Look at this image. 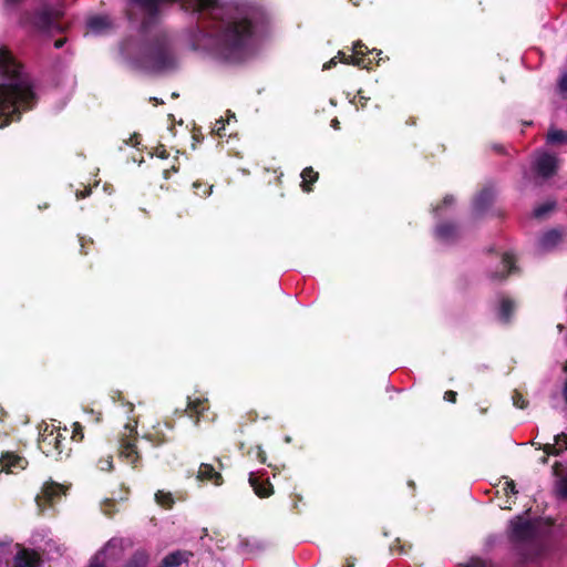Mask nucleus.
Instances as JSON below:
<instances>
[{
	"mask_svg": "<svg viewBox=\"0 0 567 567\" xmlns=\"http://www.w3.org/2000/svg\"><path fill=\"white\" fill-rule=\"evenodd\" d=\"M364 47L361 42H355L353 45V52L354 55H344L342 52H339L338 54L342 56L341 62L344 64H351L355 66H362L367 68V65L363 64V60L359 58V54H363L362 51L359 50V48Z\"/></svg>",
	"mask_w": 567,
	"mask_h": 567,
	"instance_id": "6ab92c4d",
	"label": "nucleus"
},
{
	"mask_svg": "<svg viewBox=\"0 0 567 567\" xmlns=\"http://www.w3.org/2000/svg\"><path fill=\"white\" fill-rule=\"evenodd\" d=\"M560 239V231L551 229L543 234V236L538 240V246L543 250H549L556 247L559 244Z\"/></svg>",
	"mask_w": 567,
	"mask_h": 567,
	"instance_id": "dca6fc26",
	"label": "nucleus"
},
{
	"mask_svg": "<svg viewBox=\"0 0 567 567\" xmlns=\"http://www.w3.org/2000/svg\"><path fill=\"white\" fill-rule=\"evenodd\" d=\"M513 403L515 406H517L519 409H524L526 406V401L524 400L523 395L518 392H516L513 395Z\"/></svg>",
	"mask_w": 567,
	"mask_h": 567,
	"instance_id": "2f4dec72",
	"label": "nucleus"
},
{
	"mask_svg": "<svg viewBox=\"0 0 567 567\" xmlns=\"http://www.w3.org/2000/svg\"><path fill=\"white\" fill-rule=\"evenodd\" d=\"M505 484H506V488H505L506 492H509L512 494L517 493V491L515 488V483L513 481H506Z\"/></svg>",
	"mask_w": 567,
	"mask_h": 567,
	"instance_id": "e433bc0d",
	"label": "nucleus"
},
{
	"mask_svg": "<svg viewBox=\"0 0 567 567\" xmlns=\"http://www.w3.org/2000/svg\"><path fill=\"white\" fill-rule=\"evenodd\" d=\"M493 194L491 190H483L474 200V209L480 212L484 209L492 200Z\"/></svg>",
	"mask_w": 567,
	"mask_h": 567,
	"instance_id": "4be33fe9",
	"label": "nucleus"
},
{
	"mask_svg": "<svg viewBox=\"0 0 567 567\" xmlns=\"http://www.w3.org/2000/svg\"><path fill=\"white\" fill-rule=\"evenodd\" d=\"M547 141L549 143H561L567 142V131L561 130H550L547 135Z\"/></svg>",
	"mask_w": 567,
	"mask_h": 567,
	"instance_id": "393cba45",
	"label": "nucleus"
},
{
	"mask_svg": "<svg viewBox=\"0 0 567 567\" xmlns=\"http://www.w3.org/2000/svg\"><path fill=\"white\" fill-rule=\"evenodd\" d=\"M559 87H560L561 92L567 94V73L563 75V78L559 82Z\"/></svg>",
	"mask_w": 567,
	"mask_h": 567,
	"instance_id": "4c0bfd02",
	"label": "nucleus"
},
{
	"mask_svg": "<svg viewBox=\"0 0 567 567\" xmlns=\"http://www.w3.org/2000/svg\"><path fill=\"white\" fill-rule=\"evenodd\" d=\"M555 206H556V203L554 200H547L546 203L537 206L534 209V216L537 217V218H543L548 213L554 210Z\"/></svg>",
	"mask_w": 567,
	"mask_h": 567,
	"instance_id": "5701e85b",
	"label": "nucleus"
},
{
	"mask_svg": "<svg viewBox=\"0 0 567 567\" xmlns=\"http://www.w3.org/2000/svg\"><path fill=\"white\" fill-rule=\"evenodd\" d=\"M544 452L547 455H555L558 456L563 452H567V434L561 433L555 436V443L554 444H546L544 446Z\"/></svg>",
	"mask_w": 567,
	"mask_h": 567,
	"instance_id": "f3484780",
	"label": "nucleus"
},
{
	"mask_svg": "<svg viewBox=\"0 0 567 567\" xmlns=\"http://www.w3.org/2000/svg\"><path fill=\"white\" fill-rule=\"evenodd\" d=\"M159 156L165 157V151L161 152Z\"/></svg>",
	"mask_w": 567,
	"mask_h": 567,
	"instance_id": "3c124183",
	"label": "nucleus"
},
{
	"mask_svg": "<svg viewBox=\"0 0 567 567\" xmlns=\"http://www.w3.org/2000/svg\"><path fill=\"white\" fill-rule=\"evenodd\" d=\"M564 371L567 372V362L564 365Z\"/></svg>",
	"mask_w": 567,
	"mask_h": 567,
	"instance_id": "603ef678",
	"label": "nucleus"
},
{
	"mask_svg": "<svg viewBox=\"0 0 567 567\" xmlns=\"http://www.w3.org/2000/svg\"><path fill=\"white\" fill-rule=\"evenodd\" d=\"M564 398H565V401L567 403V380H566V383H565V386H564Z\"/></svg>",
	"mask_w": 567,
	"mask_h": 567,
	"instance_id": "49530a36",
	"label": "nucleus"
},
{
	"mask_svg": "<svg viewBox=\"0 0 567 567\" xmlns=\"http://www.w3.org/2000/svg\"><path fill=\"white\" fill-rule=\"evenodd\" d=\"M37 99L30 76L9 51L0 49V127L19 120L21 112L33 107Z\"/></svg>",
	"mask_w": 567,
	"mask_h": 567,
	"instance_id": "f257e3e1",
	"label": "nucleus"
},
{
	"mask_svg": "<svg viewBox=\"0 0 567 567\" xmlns=\"http://www.w3.org/2000/svg\"><path fill=\"white\" fill-rule=\"evenodd\" d=\"M257 457L260 460V462H265L266 461V456H265V453L264 451L260 449V447H257Z\"/></svg>",
	"mask_w": 567,
	"mask_h": 567,
	"instance_id": "79ce46f5",
	"label": "nucleus"
},
{
	"mask_svg": "<svg viewBox=\"0 0 567 567\" xmlns=\"http://www.w3.org/2000/svg\"><path fill=\"white\" fill-rule=\"evenodd\" d=\"M175 56L166 49H158L153 53L152 68L156 71H166L174 68Z\"/></svg>",
	"mask_w": 567,
	"mask_h": 567,
	"instance_id": "1a4fd4ad",
	"label": "nucleus"
},
{
	"mask_svg": "<svg viewBox=\"0 0 567 567\" xmlns=\"http://www.w3.org/2000/svg\"><path fill=\"white\" fill-rule=\"evenodd\" d=\"M2 549H6V548H4V546H0V551H1Z\"/></svg>",
	"mask_w": 567,
	"mask_h": 567,
	"instance_id": "6e6d98bb",
	"label": "nucleus"
},
{
	"mask_svg": "<svg viewBox=\"0 0 567 567\" xmlns=\"http://www.w3.org/2000/svg\"><path fill=\"white\" fill-rule=\"evenodd\" d=\"M135 429H136V423H135L133 426H131V425H128V424H127V425H125V431H126L128 434H131L132 432H134V431H135Z\"/></svg>",
	"mask_w": 567,
	"mask_h": 567,
	"instance_id": "37998d69",
	"label": "nucleus"
},
{
	"mask_svg": "<svg viewBox=\"0 0 567 567\" xmlns=\"http://www.w3.org/2000/svg\"><path fill=\"white\" fill-rule=\"evenodd\" d=\"M66 487L54 482H48L43 485L41 495H38L35 502L40 511H43L45 503L52 504L61 495L65 494Z\"/></svg>",
	"mask_w": 567,
	"mask_h": 567,
	"instance_id": "423d86ee",
	"label": "nucleus"
},
{
	"mask_svg": "<svg viewBox=\"0 0 567 567\" xmlns=\"http://www.w3.org/2000/svg\"><path fill=\"white\" fill-rule=\"evenodd\" d=\"M210 193H212V186L209 187V189H208V190H205V192H204V196H208Z\"/></svg>",
	"mask_w": 567,
	"mask_h": 567,
	"instance_id": "09e8293b",
	"label": "nucleus"
},
{
	"mask_svg": "<svg viewBox=\"0 0 567 567\" xmlns=\"http://www.w3.org/2000/svg\"><path fill=\"white\" fill-rule=\"evenodd\" d=\"M224 130H225V122L223 120L216 121V123L213 127V132L220 136L223 134Z\"/></svg>",
	"mask_w": 567,
	"mask_h": 567,
	"instance_id": "f704fd0d",
	"label": "nucleus"
},
{
	"mask_svg": "<svg viewBox=\"0 0 567 567\" xmlns=\"http://www.w3.org/2000/svg\"><path fill=\"white\" fill-rule=\"evenodd\" d=\"M90 194V189H86L84 193L78 194V197H85Z\"/></svg>",
	"mask_w": 567,
	"mask_h": 567,
	"instance_id": "de8ad7c7",
	"label": "nucleus"
},
{
	"mask_svg": "<svg viewBox=\"0 0 567 567\" xmlns=\"http://www.w3.org/2000/svg\"><path fill=\"white\" fill-rule=\"evenodd\" d=\"M504 269H506V274L509 275L514 270L515 257L512 254H505L502 260Z\"/></svg>",
	"mask_w": 567,
	"mask_h": 567,
	"instance_id": "c85d7f7f",
	"label": "nucleus"
},
{
	"mask_svg": "<svg viewBox=\"0 0 567 567\" xmlns=\"http://www.w3.org/2000/svg\"><path fill=\"white\" fill-rule=\"evenodd\" d=\"M454 204V198L452 196H445L442 205L436 206L434 208V214L436 217H443L446 214V208Z\"/></svg>",
	"mask_w": 567,
	"mask_h": 567,
	"instance_id": "cd10ccee",
	"label": "nucleus"
},
{
	"mask_svg": "<svg viewBox=\"0 0 567 567\" xmlns=\"http://www.w3.org/2000/svg\"><path fill=\"white\" fill-rule=\"evenodd\" d=\"M533 169L537 176L548 178L556 173L557 158L545 152L537 153L533 162Z\"/></svg>",
	"mask_w": 567,
	"mask_h": 567,
	"instance_id": "39448f33",
	"label": "nucleus"
},
{
	"mask_svg": "<svg viewBox=\"0 0 567 567\" xmlns=\"http://www.w3.org/2000/svg\"><path fill=\"white\" fill-rule=\"evenodd\" d=\"M457 235V228L450 224H440L435 228V236L442 243L452 241Z\"/></svg>",
	"mask_w": 567,
	"mask_h": 567,
	"instance_id": "a211bd4d",
	"label": "nucleus"
},
{
	"mask_svg": "<svg viewBox=\"0 0 567 567\" xmlns=\"http://www.w3.org/2000/svg\"><path fill=\"white\" fill-rule=\"evenodd\" d=\"M0 466L1 471H4L9 474H14L24 470L28 466V462L19 455L7 452L0 458Z\"/></svg>",
	"mask_w": 567,
	"mask_h": 567,
	"instance_id": "6e6552de",
	"label": "nucleus"
},
{
	"mask_svg": "<svg viewBox=\"0 0 567 567\" xmlns=\"http://www.w3.org/2000/svg\"><path fill=\"white\" fill-rule=\"evenodd\" d=\"M249 483L259 497H268L274 493L270 482L268 480L260 481L254 473H250Z\"/></svg>",
	"mask_w": 567,
	"mask_h": 567,
	"instance_id": "ddd939ff",
	"label": "nucleus"
},
{
	"mask_svg": "<svg viewBox=\"0 0 567 567\" xmlns=\"http://www.w3.org/2000/svg\"><path fill=\"white\" fill-rule=\"evenodd\" d=\"M123 554V543L121 539L113 538L91 559L89 567H106L107 564L115 561Z\"/></svg>",
	"mask_w": 567,
	"mask_h": 567,
	"instance_id": "20e7f679",
	"label": "nucleus"
},
{
	"mask_svg": "<svg viewBox=\"0 0 567 567\" xmlns=\"http://www.w3.org/2000/svg\"><path fill=\"white\" fill-rule=\"evenodd\" d=\"M155 501L158 505L167 508L171 507L174 503L172 494L164 491H158L155 494Z\"/></svg>",
	"mask_w": 567,
	"mask_h": 567,
	"instance_id": "b1692460",
	"label": "nucleus"
},
{
	"mask_svg": "<svg viewBox=\"0 0 567 567\" xmlns=\"http://www.w3.org/2000/svg\"><path fill=\"white\" fill-rule=\"evenodd\" d=\"M62 14L61 10H43L33 20V25L41 31H51L56 28L54 20Z\"/></svg>",
	"mask_w": 567,
	"mask_h": 567,
	"instance_id": "0eeeda50",
	"label": "nucleus"
},
{
	"mask_svg": "<svg viewBox=\"0 0 567 567\" xmlns=\"http://www.w3.org/2000/svg\"><path fill=\"white\" fill-rule=\"evenodd\" d=\"M554 475L558 477L556 484L557 494L565 498L567 497V466L563 465L560 462H556L553 465Z\"/></svg>",
	"mask_w": 567,
	"mask_h": 567,
	"instance_id": "f8f14e48",
	"label": "nucleus"
},
{
	"mask_svg": "<svg viewBox=\"0 0 567 567\" xmlns=\"http://www.w3.org/2000/svg\"><path fill=\"white\" fill-rule=\"evenodd\" d=\"M21 0H6L4 7L7 10H12Z\"/></svg>",
	"mask_w": 567,
	"mask_h": 567,
	"instance_id": "58836bf2",
	"label": "nucleus"
},
{
	"mask_svg": "<svg viewBox=\"0 0 567 567\" xmlns=\"http://www.w3.org/2000/svg\"><path fill=\"white\" fill-rule=\"evenodd\" d=\"M86 27L93 34H103L112 28V21L107 16H93L87 19Z\"/></svg>",
	"mask_w": 567,
	"mask_h": 567,
	"instance_id": "9d476101",
	"label": "nucleus"
},
{
	"mask_svg": "<svg viewBox=\"0 0 567 567\" xmlns=\"http://www.w3.org/2000/svg\"><path fill=\"white\" fill-rule=\"evenodd\" d=\"M557 328L559 331H561L564 327H563V324H558Z\"/></svg>",
	"mask_w": 567,
	"mask_h": 567,
	"instance_id": "8fccbe9b",
	"label": "nucleus"
},
{
	"mask_svg": "<svg viewBox=\"0 0 567 567\" xmlns=\"http://www.w3.org/2000/svg\"><path fill=\"white\" fill-rule=\"evenodd\" d=\"M465 567H493L492 565L481 559L473 558Z\"/></svg>",
	"mask_w": 567,
	"mask_h": 567,
	"instance_id": "72a5a7b5",
	"label": "nucleus"
},
{
	"mask_svg": "<svg viewBox=\"0 0 567 567\" xmlns=\"http://www.w3.org/2000/svg\"><path fill=\"white\" fill-rule=\"evenodd\" d=\"M337 58H332L329 62H327L324 65H323V69L324 70H329L331 68H333L334 65H337Z\"/></svg>",
	"mask_w": 567,
	"mask_h": 567,
	"instance_id": "a19ab883",
	"label": "nucleus"
},
{
	"mask_svg": "<svg viewBox=\"0 0 567 567\" xmlns=\"http://www.w3.org/2000/svg\"><path fill=\"white\" fill-rule=\"evenodd\" d=\"M331 126L334 128V130H338L339 128V121L337 118L332 120L331 122Z\"/></svg>",
	"mask_w": 567,
	"mask_h": 567,
	"instance_id": "c03bdc74",
	"label": "nucleus"
},
{
	"mask_svg": "<svg viewBox=\"0 0 567 567\" xmlns=\"http://www.w3.org/2000/svg\"><path fill=\"white\" fill-rule=\"evenodd\" d=\"M63 43H64V41H63V40H56V41H55V43H54V45H55V48H58V49H59V48H61V47L63 45Z\"/></svg>",
	"mask_w": 567,
	"mask_h": 567,
	"instance_id": "a18cd8bd",
	"label": "nucleus"
},
{
	"mask_svg": "<svg viewBox=\"0 0 567 567\" xmlns=\"http://www.w3.org/2000/svg\"><path fill=\"white\" fill-rule=\"evenodd\" d=\"M120 456L132 465H136L140 461L137 447L131 440H121Z\"/></svg>",
	"mask_w": 567,
	"mask_h": 567,
	"instance_id": "9b49d317",
	"label": "nucleus"
},
{
	"mask_svg": "<svg viewBox=\"0 0 567 567\" xmlns=\"http://www.w3.org/2000/svg\"><path fill=\"white\" fill-rule=\"evenodd\" d=\"M513 311H514L513 301L511 299L503 298L499 301L498 309H497L498 319L503 322H507L509 320Z\"/></svg>",
	"mask_w": 567,
	"mask_h": 567,
	"instance_id": "aec40b11",
	"label": "nucleus"
},
{
	"mask_svg": "<svg viewBox=\"0 0 567 567\" xmlns=\"http://www.w3.org/2000/svg\"><path fill=\"white\" fill-rule=\"evenodd\" d=\"M83 439V434H82V426L80 423H74L73 425V434H72V440H78V441H81Z\"/></svg>",
	"mask_w": 567,
	"mask_h": 567,
	"instance_id": "473e14b6",
	"label": "nucleus"
},
{
	"mask_svg": "<svg viewBox=\"0 0 567 567\" xmlns=\"http://www.w3.org/2000/svg\"><path fill=\"white\" fill-rule=\"evenodd\" d=\"M444 399L449 402H455L456 400V392L454 391H446L444 394Z\"/></svg>",
	"mask_w": 567,
	"mask_h": 567,
	"instance_id": "c9c22d12",
	"label": "nucleus"
},
{
	"mask_svg": "<svg viewBox=\"0 0 567 567\" xmlns=\"http://www.w3.org/2000/svg\"><path fill=\"white\" fill-rule=\"evenodd\" d=\"M39 557L34 551L22 549L14 557L13 567H37Z\"/></svg>",
	"mask_w": 567,
	"mask_h": 567,
	"instance_id": "4468645a",
	"label": "nucleus"
},
{
	"mask_svg": "<svg viewBox=\"0 0 567 567\" xmlns=\"http://www.w3.org/2000/svg\"><path fill=\"white\" fill-rule=\"evenodd\" d=\"M97 466L101 471H111L113 468V458L111 455L102 457L97 462Z\"/></svg>",
	"mask_w": 567,
	"mask_h": 567,
	"instance_id": "7c9ffc66",
	"label": "nucleus"
},
{
	"mask_svg": "<svg viewBox=\"0 0 567 567\" xmlns=\"http://www.w3.org/2000/svg\"><path fill=\"white\" fill-rule=\"evenodd\" d=\"M206 409L205 402L200 399H194L188 401L187 410L189 413L200 414Z\"/></svg>",
	"mask_w": 567,
	"mask_h": 567,
	"instance_id": "bb28decb",
	"label": "nucleus"
},
{
	"mask_svg": "<svg viewBox=\"0 0 567 567\" xmlns=\"http://www.w3.org/2000/svg\"><path fill=\"white\" fill-rule=\"evenodd\" d=\"M301 187L305 192H309L310 188L308 184L315 183L318 179V173H316L311 167H307L301 173Z\"/></svg>",
	"mask_w": 567,
	"mask_h": 567,
	"instance_id": "412c9836",
	"label": "nucleus"
},
{
	"mask_svg": "<svg viewBox=\"0 0 567 567\" xmlns=\"http://www.w3.org/2000/svg\"><path fill=\"white\" fill-rule=\"evenodd\" d=\"M65 436L60 427L54 424H45L40 433L39 449L52 457H61L64 451Z\"/></svg>",
	"mask_w": 567,
	"mask_h": 567,
	"instance_id": "f03ea898",
	"label": "nucleus"
},
{
	"mask_svg": "<svg viewBox=\"0 0 567 567\" xmlns=\"http://www.w3.org/2000/svg\"><path fill=\"white\" fill-rule=\"evenodd\" d=\"M143 439H145L146 441H148L150 443H152L153 445H159L163 443L164 440H162L159 437V433L157 431L155 432H146L144 435H143Z\"/></svg>",
	"mask_w": 567,
	"mask_h": 567,
	"instance_id": "c756f323",
	"label": "nucleus"
},
{
	"mask_svg": "<svg viewBox=\"0 0 567 567\" xmlns=\"http://www.w3.org/2000/svg\"><path fill=\"white\" fill-rule=\"evenodd\" d=\"M198 481H210L215 485L221 484V475L209 464L203 463L197 472Z\"/></svg>",
	"mask_w": 567,
	"mask_h": 567,
	"instance_id": "2eb2a0df",
	"label": "nucleus"
},
{
	"mask_svg": "<svg viewBox=\"0 0 567 567\" xmlns=\"http://www.w3.org/2000/svg\"><path fill=\"white\" fill-rule=\"evenodd\" d=\"M135 560H138V564H140L138 567H143L146 564V558H145L144 554L136 555Z\"/></svg>",
	"mask_w": 567,
	"mask_h": 567,
	"instance_id": "ea45409f",
	"label": "nucleus"
},
{
	"mask_svg": "<svg viewBox=\"0 0 567 567\" xmlns=\"http://www.w3.org/2000/svg\"><path fill=\"white\" fill-rule=\"evenodd\" d=\"M196 48L197 49L202 48V44L200 43H196Z\"/></svg>",
	"mask_w": 567,
	"mask_h": 567,
	"instance_id": "5fc2aeb1",
	"label": "nucleus"
},
{
	"mask_svg": "<svg viewBox=\"0 0 567 567\" xmlns=\"http://www.w3.org/2000/svg\"><path fill=\"white\" fill-rule=\"evenodd\" d=\"M509 535L515 542H533L537 536V524L517 516L509 523Z\"/></svg>",
	"mask_w": 567,
	"mask_h": 567,
	"instance_id": "7ed1b4c3",
	"label": "nucleus"
},
{
	"mask_svg": "<svg viewBox=\"0 0 567 567\" xmlns=\"http://www.w3.org/2000/svg\"><path fill=\"white\" fill-rule=\"evenodd\" d=\"M184 560V556L181 553H173L166 556L163 560L164 567H176Z\"/></svg>",
	"mask_w": 567,
	"mask_h": 567,
	"instance_id": "a878e982",
	"label": "nucleus"
},
{
	"mask_svg": "<svg viewBox=\"0 0 567 567\" xmlns=\"http://www.w3.org/2000/svg\"><path fill=\"white\" fill-rule=\"evenodd\" d=\"M546 462H547V458H546V457H543L542 463H544V464H545Z\"/></svg>",
	"mask_w": 567,
	"mask_h": 567,
	"instance_id": "864d4df0",
	"label": "nucleus"
}]
</instances>
